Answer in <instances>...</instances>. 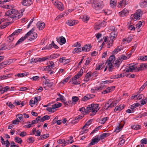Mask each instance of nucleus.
I'll list each match as a JSON object with an SVG mask.
<instances>
[{
    "label": "nucleus",
    "mask_w": 147,
    "mask_h": 147,
    "mask_svg": "<svg viewBox=\"0 0 147 147\" xmlns=\"http://www.w3.org/2000/svg\"><path fill=\"white\" fill-rule=\"evenodd\" d=\"M35 28H33L27 32L24 37H22L20 38L16 43V45H18L20 43L22 42L25 40L28 36H30L29 39H28L30 40H32L36 39L37 37V34L36 33L33 32L35 30Z\"/></svg>",
    "instance_id": "obj_1"
},
{
    "label": "nucleus",
    "mask_w": 147,
    "mask_h": 147,
    "mask_svg": "<svg viewBox=\"0 0 147 147\" xmlns=\"http://www.w3.org/2000/svg\"><path fill=\"white\" fill-rule=\"evenodd\" d=\"M11 16V18L13 19L17 20L19 19L20 17V13L18 11L15 9H11L5 12V16Z\"/></svg>",
    "instance_id": "obj_2"
},
{
    "label": "nucleus",
    "mask_w": 147,
    "mask_h": 147,
    "mask_svg": "<svg viewBox=\"0 0 147 147\" xmlns=\"http://www.w3.org/2000/svg\"><path fill=\"white\" fill-rule=\"evenodd\" d=\"M98 105L97 104H92L88 105L87 107V109L89 110V112H92V113L90 114V116H93L99 110L98 109Z\"/></svg>",
    "instance_id": "obj_3"
},
{
    "label": "nucleus",
    "mask_w": 147,
    "mask_h": 147,
    "mask_svg": "<svg viewBox=\"0 0 147 147\" xmlns=\"http://www.w3.org/2000/svg\"><path fill=\"white\" fill-rule=\"evenodd\" d=\"M90 3L92 4L93 8L96 10H99L102 7L101 4L97 0H90Z\"/></svg>",
    "instance_id": "obj_4"
},
{
    "label": "nucleus",
    "mask_w": 147,
    "mask_h": 147,
    "mask_svg": "<svg viewBox=\"0 0 147 147\" xmlns=\"http://www.w3.org/2000/svg\"><path fill=\"white\" fill-rule=\"evenodd\" d=\"M142 11L141 9H139L133 15H131V17L133 19L134 18L136 20H139L140 19V17L142 16Z\"/></svg>",
    "instance_id": "obj_5"
},
{
    "label": "nucleus",
    "mask_w": 147,
    "mask_h": 147,
    "mask_svg": "<svg viewBox=\"0 0 147 147\" xmlns=\"http://www.w3.org/2000/svg\"><path fill=\"white\" fill-rule=\"evenodd\" d=\"M106 24V23L104 21H103L101 22L97 23L94 27L95 30H99L101 27H102L105 26Z\"/></svg>",
    "instance_id": "obj_6"
},
{
    "label": "nucleus",
    "mask_w": 147,
    "mask_h": 147,
    "mask_svg": "<svg viewBox=\"0 0 147 147\" xmlns=\"http://www.w3.org/2000/svg\"><path fill=\"white\" fill-rule=\"evenodd\" d=\"M100 140V138L99 137L96 136L92 140L91 142L88 145V147L97 143Z\"/></svg>",
    "instance_id": "obj_7"
},
{
    "label": "nucleus",
    "mask_w": 147,
    "mask_h": 147,
    "mask_svg": "<svg viewBox=\"0 0 147 147\" xmlns=\"http://www.w3.org/2000/svg\"><path fill=\"white\" fill-rule=\"evenodd\" d=\"M129 68L126 69H125L123 70V71H125L126 72H132V71L135 70L137 68V67L135 65H132L131 64H129Z\"/></svg>",
    "instance_id": "obj_8"
},
{
    "label": "nucleus",
    "mask_w": 147,
    "mask_h": 147,
    "mask_svg": "<svg viewBox=\"0 0 147 147\" xmlns=\"http://www.w3.org/2000/svg\"><path fill=\"white\" fill-rule=\"evenodd\" d=\"M105 87V85H102L100 86L99 87H94L91 89V92L92 93H95L96 91H99L102 90Z\"/></svg>",
    "instance_id": "obj_9"
},
{
    "label": "nucleus",
    "mask_w": 147,
    "mask_h": 147,
    "mask_svg": "<svg viewBox=\"0 0 147 147\" xmlns=\"http://www.w3.org/2000/svg\"><path fill=\"white\" fill-rule=\"evenodd\" d=\"M113 31L110 33V38L112 40H113L114 38H116L117 35V30L115 29L114 27H113Z\"/></svg>",
    "instance_id": "obj_10"
},
{
    "label": "nucleus",
    "mask_w": 147,
    "mask_h": 147,
    "mask_svg": "<svg viewBox=\"0 0 147 147\" xmlns=\"http://www.w3.org/2000/svg\"><path fill=\"white\" fill-rule=\"evenodd\" d=\"M78 20H69L67 21L66 23L69 26H72L75 25L78 23Z\"/></svg>",
    "instance_id": "obj_11"
},
{
    "label": "nucleus",
    "mask_w": 147,
    "mask_h": 147,
    "mask_svg": "<svg viewBox=\"0 0 147 147\" xmlns=\"http://www.w3.org/2000/svg\"><path fill=\"white\" fill-rule=\"evenodd\" d=\"M55 5L58 9L61 11L63 10L64 9L63 4L60 2H56Z\"/></svg>",
    "instance_id": "obj_12"
},
{
    "label": "nucleus",
    "mask_w": 147,
    "mask_h": 147,
    "mask_svg": "<svg viewBox=\"0 0 147 147\" xmlns=\"http://www.w3.org/2000/svg\"><path fill=\"white\" fill-rule=\"evenodd\" d=\"M45 24L44 22H38L36 24L37 28L39 30L43 29L45 27Z\"/></svg>",
    "instance_id": "obj_13"
},
{
    "label": "nucleus",
    "mask_w": 147,
    "mask_h": 147,
    "mask_svg": "<svg viewBox=\"0 0 147 147\" xmlns=\"http://www.w3.org/2000/svg\"><path fill=\"white\" fill-rule=\"evenodd\" d=\"M21 3L24 6H28L32 4V2L31 0H23L22 1Z\"/></svg>",
    "instance_id": "obj_14"
},
{
    "label": "nucleus",
    "mask_w": 147,
    "mask_h": 147,
    "mask_svg": "<svg viewBox=\"0 0 147 147\" xmlns=\"http://www.w3.org/2000/svg\"><path fill=\"white\" fill-rule=\"evenodd\" d=\"M125 123L124 121H122L121 123L119 124V125L116 129L115 131L117 132H119L123 127Z\"/></svg>",
    "instance_id": "obj_15"
},
{
    "label": "nucleus",
    "mask_w": 147,
    "mask_h": 147,
    "mask_svg": "<svg viewBox=\"0 0 147 147\" xmlns=\"http://www.w3.org/2000/svg\"><path fill=\"white\" fill-rule=\"evenodd\" d=\"M144 68H147V64L142 63L140 66V67L137 69L136 71H139L143 70Z\"/></svg>",
    "instance_id": "obj_16"
},
{
    "label": "nucleus",
    "mask_w": 147,
    "mask_h": 147,
    "mask_svg": "<svg viewBox=\"0 0 147 147\" xmlns=\"http://www.w3.org/2000/svg\"><path fill=\"white\" fill-rule=\"evenodd\" d=\"M12 75L13 74H12L10 73L8 74H5L3 76H0V79L1 80H4L10 78Z\"/></svg>",
    "instance_id": "obj_17"
},
{
    "label": "nucleus",
    "mask_w": 147,
    "mask_h": 147,
    "mask_svg": "<svg viewBox=\"0 0 147 147\" xmlns=\"http://www.w3.org/2000/svg\"><path fill=\"white\" fill-rule=\"evenodd\" d=\"M91 47L92 46L90 44L88 46L87 45H85L82 48V51L86 52L90 50Z\"/></svg>",
    "instance_id": "obj_18"
},
{
    "label": "nucleus",
    "mask_w": 147,
    "mask_h": 147,
    "mask_svg": "<svg viewBox=\"0 0 147 147\" xmlns=\"http://www.w3.org/2000/svg\"><path fill=\"white\" fill-rule=\"evenodd\" d=\"M79 111L81 112V113L83 115L84 114V113H85V115L89 113V110L87 109L86 110L84 107L80 108Z\"/></svg>",
    "instance_id": "obj_19"
},
{
    "label": "nucleus",
    "mask_w": 147,
    "mask_h": 147,
    "mask_svg": "<svg viewBox=\"0 0 147 147\" xmlns=\"http://www.w3.org/2000/svg\"><path fill=\"white\" fill-rule=\"evenodd\" d=\"M91 76V75L90 72H89L87 73L84 79V81L86 82H88L90 80Z\"/></svg>",
    "instance_id": "obj_20"
},
{
    "label": "nucleus",
    "mask_w": 147,
    "mask_h": 147,
    "mask_svg": "<svg viewBox=\"0 0 147 147\" xmlns=\"http://www.w3.org/2000/svg\"><path fill=\"white\" fill-rule=\"evenodd\" d=\"M115 56L114 55H112L108 59L107 62V64H112L114 62L115 60Z\"/></svg>",
    "instance_id": "obj_21"
},
{
    "label": "nucleus",
    "mask_w": 147,
    "mask_h": 147,
    "mask_svg": "<svg viewBox=\"0 0 147 147\" xmlns=\"http://www.w3.org/2000/svg\"><path fill=\"white\" fill-rule=\"evenodd\" d=\"M140 5L142 7H147V0H142L140 3Z\"/></svg>",
    "instance_id": "obj_22"
},
{
    "label": "nucleus",
    "mask_w": 147,
    "mask_h": 147,
    "mask_svg": "<svg viewBox=\"0 0 147 147\" xmlns=\"http://www.w3.org/2000/svg\"><path fill=\"white\" fill-rule=\"evenodd\" d=\"M123 49V47L122 45L118 46L113 51V52L114 54H117L118 52L122 50Z\"/></svg>",
    "instance_id": "obj_23"
},
{
    "label": "nucleus",
    "mask_w": 147,
    "mask_h": 147,
    "mask_svg": "<svg viewBox=\"0 0 147 147\" xmlns=\"http://www.w3.org/2000/svg\"><path fill=\"white\" fill-rule=\"evenodd\" d=\"M112 107H111V101L109 100L105 104L104 106V109L107 110L109 109H110Z\"/></svg>",
    "instance_id": "obj_24"
},
{
    "label": "nucleus",
    "mask_w": 147,
    "mask_h": 147,
    "mask_svg": "<svg viewBox=\"0 0 147 147\" xmlns=\"http://www.w3.org/2000/svg\"><path fill=\"white\" fill-rule=\"evenodd\" d=\"M125 106L123 105H120L119 106H116L115 109L114 111L116 112L117 111H120L123 109L125 107Z\"/></svg>",
    "instance_id": "obj_25"
},
{
    "label": "nucleus",
    "mask_w": 147,
    "mask_h": 147,
    "mask_svg": "<svg viewBox=\"0 0 147 147\" xmlns=\"http://www.w3.org/2000/svg\"><path fill=\"white\" fill-rule=\"evenodd\" d=\"M12 61L11 59L9 60L7 62H4L0 63V65L2 66V67H4L5 65H9L12 63Z\"/></svg>",
    "instance_id": "obj_26"
},
{
    "label": "nucleus",
    "mask_w": 147,
    "mask_h": 147,
    "mask_svg": "<svg viewBox=\"0 0 147 147\" xmlns=\"http://www.w3.org/2000/svg\"><path fill=\"white\" fill-rule=\"evenodd\" d=\"M110 134L109 133H104L101 134L100 136V140H102L105 138L109 136Z\"/></svg>",
    "instance_id": "obj_27"
},
{
    "label": "nucleus",
    "mask_w": 147,
    "mask_h": 147,
    "mask_svg": "<svg viewBox=\"0 0 147 147\" xmlns=\"http://www.w3.org/2000/svg\"><path fill=\"white\" fill-rule=\"evenodd\" d=\"M121 61L119 59V58H118V59L115 61V63H113V64L117 68H118L120 65L121 63Z\"/></svg>",
    "instance_id": "obj_28"
},
{
    "label": "nucleus",
    "mask_w": 147,
    "mask_h": 147,
    "mask_svg": "<svg viewBox=\"0 0 147 147\" xmlns=\"http://www.w3.org/2000/svg\"><path fill=\"white\" fill-rule=\"evenodd\" d=\"M82 51L81 49V46L78 47H77L75 48L73 51L72 53L75 54L79 52H81Z\"/></svg>",
    "instance_id": "obj_29"
},
{
    "label": "nucleus",
    "mask_w": 147,
    "mask_h": 147,
    "mask_svg": "<svg viewBox=\"0 0 147 147\" xmlns=\"http://www.w3.org/2000/svg\"><path fill=\"white\" fill-rule=\"evenodd\" d=\"M44 83L46 84H47V86L49 87H51L53 85V82H51L49 80L48 81L46 80L45 81L43 82Z\"/></svg>",
    "instance_id": "obj_30"
},
{
    "label": "nucleus",
    "mask_w": 147,
    "mask_h": 147,
    "mask_svg": "<svg viewBox=\"0 0 147 147\" xmlns=\"http://www.w3.org/2000/svg\"><path fill=\"white\" fill-rule=\"evenodd\" d=\"M131 127L132 129L138 130L141 128V126L138 125H134L131 126Z\"/></svg>",
    "instance_id": "obj_31"
},
{
    "label": "nucleus",
    "mask_w": 147,
    "mask_h": 147,
    "mask_svg": "<svg viewBox=\"0 0 147 147\" xmlns=\"http://www.w3.org/2000/svg\"><path fill=\"white\" fill-rule=\"evenodd\" d=\"M120 6H124L128 4V2L126 0H122L119 3Z\"/></svg>",
    "instance_id": "obj_32"
},
{
    "label": "nucleus",
    "mask_w": 147,
    "mask_h": 147,
    "mask_svg": "<svg viewBox=\"0 0 147 147\" xmlns=\"http://www.w3.org/2000/svg\"><path fill=\"white\" fill-rule=\"evenodd\" d=\"M75 104V103H74L71 100H69L66 102L65 106L66 107H68L70 106L71 105H72Z\"/></svg>",
    "instance_id": "obj_33"
},
{
    "label": "nucleus",
    "mask_w": 147,
    "mask_h": 147,
    "mask_svg": "<svg viewBox=\"0 0 147 147\" xmlns=\"http://www.w3.org/2000/svg\"><path fill=\"white\" fill-rule=\"evenodd\" d=\"M49 136V134H46L41 135L39 139V140H42L43 139H46L47 138H48Z\"/></svg>",
    "instance_id": "obj_34"
},
{
    "label": "nucleus",
    "mask_w": 147,
    "mask_h": 147,
    "mask_svg": "<svg viewBox=\"0 0 147 147\" xmlns=\"http://www.w3.org/2000/svg\"><path fill=\"white\" fill-rule=\"evenodd\" d=\"M92 120V119H91L88 121L83 127L82 129H84L86 127L87 128V127L91 124Z\"/></svg>",
    "instance_id": "obj_35"
},
{
    "label": "nucleus",
    "mask_w": 147,
    "mask_h": 147,
    "mask_svg": "<svg viewBox=\"0 0 147 147\" xmlns=\"http://www.w3.org/2000/svg\"><path fill=\"white\" fill-rule=\"evenodd\" d=\"M17 45H14V43H9L7 45V48L8 49H10L13 48L15 46Z\"/></svg>",
    "instance_id": "obj_36"
},
{
    "label": "nucleus",
    "mask_w": 147,
    "mask_h": 147,
    "mask_svg": "<svg viewBox=\"0 0 147 147\" xmlns=\"http://www.w3.org/2000/svg\"><path fill=\"white\" fill-rule=\"evenodd\" d=\"M15 142L19 143L21 144L22 142V140L20 138L16 136L15 138Z\"/></svg>",
    "instance_id": "obj_37"
},
{
    "label": "nucleus",
    "mask_w": 147,
    "mask_h": 147,
    "mask_svg": "<svg viewBox=\"0 0 147 147\" xmlns=\"http://www.w3.org/2000/svg\"><path fill=\"white\" fill-rule=\"evenodd\" d=\"M85 115V114H82V115H79L78 116L76 117H75V120H76V122H77L80 119H81L84 117V115Z\"/></svg>",
    "instance_id": "obj_38"
},
{
    "label": "nucleus",
    "mask_w": 147,
    "mask_h": 147,
    "mask_svg": "<svg viewBox=\"0 0 147 147\" xmlns=\"http://www.w3.org/2000/svg\"><path fill=\"white\" fill-rule=\"evenodd\" d=\"M62 104L60 103H59L58 104L56 103L53 105H52V107H53V108H54L55 109V108H58L62 106Z\"/></svg>",
    "instance_id": "obj_39"
},
{
    "label": "nucleus",
    "mask_w": 147,
    "mask_h": 147,
    "mask_svg": "<svg viewBox=\"0 0 147 147\" xmlns=\"http://www.w3.org/2000/svg\"><path fill=\"white\" fill-rule=\"evenodd\" d=\"M27 141L29 143H33L34 141V139L33 137H30L27 139Z\"/></svg>",
    "instance_id": "obj_40"
},
{
    "label": "nucleus",
    "mask_w": 147,
    "mask_h": 147,
    "mask_svg": "<svg viewBox=\"0 0 147 147\" xmlns=\"http://www.w3.org/2000/svg\"><path fill=\"white\" fill-rule=\"evenodd\" d=\"M116 0H111L110 4L111 6L113 7L116 5Z\"/></svg>",
    "instance_id": "obj_41"
},
{
    "label": "nucleus",
    "mask_w": 147,
    "mask_h": 147,
    "mask_svg": "<svg viewBox=\"0 0 147 147\" xmlns=\"http://www.w3.org/2000/svg\"><path fill=\"white\" fill-rule=\"evenodd\" d=\"M9 22H7L5 23H4L0 26V28L1 29H3L9 25Z\"/></svg>",
    "instance_id": "obj_42"
},
{
    "label": "nucleus",
    "mask_w": 147,
    "mask_h": 147,
    "mask_svg": "<svg viewBox=\"0 0 147 147\" xmlns=\"http://www.w3.org/2000/svg\"><path fill=\"white\" fill-rule=\"evenodd\" d=\"M83 73V70L82 69H81L80 71L78 73L77 75H76L78 78H80L82 75V74Z\"/></svg>",
    "instance_id": "obj_43"
},
{
    "label": "nucleus",
    "mask_w": 147,
    "mask_h": 147,
    "mask_svg": "<svg viewBox=\"0 0 147 147\" xmlns=\"http://www.w3.org/2000/svg\"><path fill=\"white\" fill-rule=\"evenodd\" d=\"M50 118V117L49 116L46 115L43 117L42 118H41V121H42V122L46 120H48Z\"/></svg>",
    "instance_id": "obj_44"
},
{
    "label": "nucleus",
    "mask_w": 147,
    "mask_h": 147,
    "mask_svg": "<svg viewBox=\"0 0 147 147\" xmlns=\"http://www.w3.org/2000/svg\"><path fill=\"white\" fill-rule=\"evenodd\" d=\"M79 99V98L78 97L73 96L72 98V101H72L74 103H75V104L76 102H77Z\"/></svg>",
    "instance_id": "obj_45"
},
{
    "label": "nucleus",
    "mask_w": 147,
    "mask_h": 147,
    "mask_svg": "<svg viewBox=\"0 0 147 147\" xmlns=\"http://www.w3.org/2000/svg\"><path fill=\"white\" fill-rule=\"evenodd\" d=\"M59 56V54H54L50 56V59H55L57 58Z\"/></svg>",
    "instance_id": "obj_46"
},
{
    "label": "nucleus",
    "mask_w": 147,
    "mask_h": 147,
    "mask_svg": "<svg viewBox=\"0 0 147 147\" xmlns=\"http://www.w3.org/2000/svg\"><path fill=\"white\" fill-rule=\"evenodd\" d=\"M119 59L121 61V62L123 60H125L127 59V57L124 55H122L120 57H118Z\"/></svg>",
    "instance_id": "obj_47"
},
{
    "label": "nucleus",
    "mask_w": 147,
    "mask_h": 147,
    "mask_svg": "<svg viewBox=\"0 0 147 147\" xmlns=\"http://www.w3.org/2000/svg\"><path fill=\"white\" fill-rule=\"evenodd\" d=\"M115 87L114 86H111L110 87H108L106 89L107 90V92L109 93L113 91L115 89Z\"/></svg>",
    "instance_id": "obj_48"
},
{
    "label": "nucleus",
    "mask_w": 147,
    "mask_h": 147,
    "mask_svg": "<svg viewBox=\"0 0 147 147\" xmlns=\"http://www.w3.org/2000/svg\"><path fill=\"white\" fill-rule=\"evenodd\" d=\"M60 41L62 44H64L66 42V39L64 37L62 36L60 37Z\"/></svg>",
    "instance_id": "obj_49"
},
{
    "label": "nucleus",
    "mask_w": 147,
    "mask_h": 147,
    "mask_svg": "<svg viewBox=\"0 0 147 147\" xmlns=\"http://www.w3.org/2000/svg\"><path fill=\"white\" fill-rule=\"evenodd\" d=\"M128 12V11L127 9H124L122 11H121V15H120L121 16H124L126 15V14Z\"/></svg>",
    "instance_id": "obj_50"
},
{
    "label": "nucleus",
    "mask_w": 147,
    "mask_h": 147,
    "mask_svg": "<svg viewBox=\"0 0 147 147\" xmlns=\"http://www.w3.org/2000/svg\"><path fill=\"white\" fill-rule=\"evenodd\" d=\"M6 49H7V45L6 46L5 44H3L0 46V50H5Z\"/></svg>",
    "instance_id": "obj_51"
},
{
    "label": "nucleus",
    "mask_w": 147,
    "mask_h": 147,
    "mask_svg": "<svg viewBox=\"0 0 147 147\" xmlns=\"http://www.w3.org/2000/svg\"><path fill=\"white\" fill-rule=\"evenodd\" d=\"M10 88V87L9 86H6L4 88H3V90L2 91V94H3L4 92H7L8 90Z\"/></svg>",
    "instance_id": "obj_52"
},
{
    "label": "nucleus",
    "mask_w": 147,
    "mask_h": 147,
    "mask_svg": "<svg viewBox=\"0 0 147 147\" xmlns=\"http://www.w3.org/2000/svg\"><path fill=\"white\" fill-rule=\"evenodd\" d=\"M119 101L117 100H116L115 101L111 102V107H114L115 106L117 103Z\"/></svg>",
    "instance_id": "obj_53"
},
{
    "label": "nucleus",
    "mask_w": 147,
    "mask_h": 147,
    "mask_svg": "<svg viewBox=\"0 0 147 147\" xmlns=\"http://www.w3.org/2000/svg\"><path fill=\"white\" fill-rule=\"evenodd\" d=\"M13 36L14 35H12V34H11L7 37V38L9 40V42H11L13 40L14 38Z\"/></svg>",
    "instance_id": "obj_54"
},
{
    "label": "nucleus",
    "mask_w": 147,
    "mask_h": 147,
    "mask_svg": "<svg viewBox=\"0 0 147 147\" xmlns=\"http://www.w3.org/2000/svg\"><path fill=\"white\" fill-rule=\"evenodd\" d=\"M38 58H36L35 59L32 58L31 59L30 63H36L38 61Z\"/></svg>",
    "instance_id": "obj_55"
},
{
    "label": "nucleus",
    "mask_w": 147,
    "mask_h": 147,
    "mask_svg": "<svg viewBox=\"0 0 147 147\" xmlns=\"http://www.w3.org/2000/svg\"><path fill=\"white\" fill-rule=\"evenodd\" d=\"M109 66L108 70L109 71H111L113 68L114 66L112 64H107Z\"/></svg>",
    "instance_id": "obj_56"
},
{
    "label": "nucleus",
    "mask_w": 147,
    "mask_h": 147,
    "mask_svg": "<svg viewBox=\"0 0 147 147\" xmlns=\"http://www.w3.org/2000/svg\"><path fill=\"white\" fill-rule=\"evenodd\" d=\"M89 19V17L87 16H84L82 18V20L84 22H86L87 21H88Z\"/></svg>",
    "instance_id": "obj_57"
},
{
    "label": "nucleus",
    "mask_w": 147,
    "mask_h": 147,
    "mask_svg": "<svg viewBox=\"0 0 147 147\" xmlns=\"http://www.w3.org/2000/svg\"><path fill=\"white\" fill-rule=\"evenodd\" d=\"M53 107H48L46 109V110L47 111H49V112H54L55 111L53 110L54 109V108H53Z\"/></svg>",
    "instance_id": "obj_58"
},
{
    "label": "nucleus",
    "mask_w": 147,
    "mask_h": 147,
    "mask_svg": "<svg viewBox=\"0 0 147 147\" xmlns=\"http://www.w3.org/2000/svg\"><path fill=\"white\" fill-rule=\"evenodd\" d=\"M89 96H88V94H87L85 96L83 97L82 99V100L83 101H85L88 100L90 99Z\"/></svg>",
    "instance_id": "obj_59"
},
{
    "label": "nucleus",
    "mask_w": 147,
    "mask_h": 147,
    "mask_svg": "<svg viewBox=\"0 0 147 147\" xmlns=\"http://www.w3.org/2000/svg\"><path fill=\"white\" fill-rule=\"evenodd\" d=\"M6 104L11 109L14 108L15 107V106L10 102H7Z\"/></svg>",
    "instance_id": "obj_60"
},
{
    "label": "nucleus",
    "mask_w": 147,
    "mask_h": 147,
    "mask_svg": "<svg viewBox=\"0 0 147 147\" xmlns=\"http://www.w3.org/2000/svg\"><path fill=\"white\" fill-rule=\"evenodd\" d=\"M26 75H27L26 74L23 73H21V74H17L15 75V76H17L18 77H24V76H26Z\"/></svg>",
    "instance_id": "obj_61"
},
{
    "label": "nucleus",
    "mask_w": 147,
    "mask_h": 147,
    "mask_svg": "<svg viewBox=\"0 0 147 147\" xmlns=\"http://www.w3.org/2000/svg\"><path fill=\"white\" fill-rule=\"evenodd\" d=\"M49 64L48 65L50 66V67H51V68H52L53 69L55 66L54 63L52 61H49Z\"/></svg>",
    "instance_id": "obj_62"
},
{
    "label": "nucleus",
    "mask_w": 147,
    "mask_h": 147,
    "mask_svg": "<svg viewBox=\"0 0 147 147\" xmlns=\"http://www.w3.org/2000/svg\"><path fill=\"white\" fill-rule=\"evenodd\" d=\"M30 79L34 81L38 80L39 79V77L38 76H34L30 78Z\"/></svg>",
    "instance_id": "obj_63"
},
{
    "label": "nucleus",
    "mask_w": 147,
    "mask_h": 147,
    "mask_svg": "<svg viewBox=\"0 0 147 147\" xmlns=\"http://www.w3.org/2000/svg\"><path fill=\"white\" fill-rule=\"evenodd\" d=\"M108 117H107L102 118V119H100V121L102 122L101 123L102 124H104L105 122L107 120H108Z\"/></svg>",
    "instance_id": "obj_64"
}]
</instances>
